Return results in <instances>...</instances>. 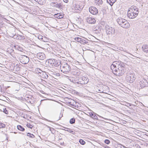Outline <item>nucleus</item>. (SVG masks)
Segmentation results:
<instances>
[{
    "label": "nucleus",
    "instance_id": "obj_1",
    "mask_svg": "<svg viewBox=\"0 0 148 148\" xmlns=\"http://www.w3.org/2000/svg\"><path fill=\"white\" fill-rule=\"evenodd\" d=\"M113 73L116 75L121 76L126 71L125 65L121 61H115L113 62L111 66Z\"/></svg>",
    "mask_w": 148,
    "mask_h": 148
},
{
    "label": "nucleus",
    "instance_id": "obj_2",
    "mask_svg": "<svg viewBox=\"0 0 148 148\" xmlns=\"http://www.w3.org/2000/svg\"><path fill=\"white\" fill-rule=\"evenodd\" d=\"M117 21L119 24L123 28H127L130 26V24L128 21L124 18H119Z\"/></svg>",
    "mask_w": 148,
    "mask_h": 148
},
{
    "label": "nucleus",
    "instance_id": "obj_3",
    "mask_svg": "<svg viewBox=\"0 0 148 148\" xmlns=\"http://www.w3.org/2000/svg\"><path fill=\"white\" fill-rule=\"evenodd\" d=\"M60 67L61 71L64 74H67L70 72L71 68L67 63L62 64Z\"/></svg>",
    "mask_w": 148,
    "mask_h": 148
},
{
    "label": "nucleus",
    "instance_id": "obj_4",
    "mask_svg": "<svg viewBox=\"0 0 148 148\" xmlns=\"http://www.w3.org/2000/svg\"><path fill=\"white\" fill-rule=\"evenodd\" d=\"M105 27L106 33L109 36H111L112 35L114 34L115 30L114 28L108 25H106Z\"/></svg>",
    "mask_w": 148,
    "mask_h": 148
},
{
    "label": "nucleus",
    "instance_id": "obj_5",
    "mask_svg": "<svg viewBox=\"0 0 148 148\" xmlns=\"http://www.w3.org/2000/svg\"><path fill=\"white\" fill-rule=\"evenodd\" d=\"M73 9L75 10V12L78 13L81 10L79 5V3L75 1H73L71 5Z\"/></svg>",
    "mask_w": 148,
    "mask_h": 148
},
{
    "label": "nucleus",
    "instance_id": "obj_6",
    "mask_svg": "<svg viewBox=\"0 0 148 148\" xmlns=\"http://www.w3.org/2000/svg\"><path fill=\"white\" fill-rule=\"evenodd\" d=\"M19 59L20 62L24 64H26L29 61V58L27 56L24 55H20L19 57Z\"/></svg>",
    "mask_w": 148,
    "mask_h": 148
},
{
    "label": "nucleus",
    "instance_id": "obj_7",
    "mask_svg": "<svg viewBox=\"0 0 148 148\" xmlns=\"http://www.w3.org/2000/svg\"><path fill=\"white\" fill-rule=\"evenodd\" d=\"M135 78V75L134 73L128 74L126 76L127 81L130 83L134 82Z\"/></svg>",
    "mask_w": 148,
    "mask_h": 148
},
{
    "label": "nucleus",
    "instance_id": "obj_8",
    "mask_svg": "<svg viewBox=\"0 0 148 148\" xmlns=\"http://www.w3.org/2000/svg\"><path fill=\"white\" fill-rule=\"evenodd\" d=\"M140 85L141 88H143L147 86H148V82L146 79H143L140 81Z\"/></svg>",
    "mask_w": 148,
    "mask_h": 148
},
{
    "label": "nucleus",
    "instance_id": "obj_9",
    "mask_svg": "<svg viewBox=\"0 0 148 148\" xmlns=\"http://www.w3.org/2000/svg\"><path fill=\"white\" fill-rule=\"evenodd\" d=\"M127 15L128 17L130 18H134L137 16L134 14L132 10H130V9L128 11Z\"/></svg>",
    "mask_w": 148,
    "mask_h": 148
},
{
    "label": "nucleus",
    "instance_id": "obj_10",
    "mask_svg": "<svg viewBox=\"0 0 148 148\" xmlns=\"http://www.w3.org/2000/svg\"><path fill=\"white\" fill-rule=\"evenodd\" d=\"M86 22L90 24H94L96 22V20L93 18L89 16L86 19Z\"/></svg>",
    "mask_w": 148,
    "mask_h": 148
},
{
    "label": "nucleus",
    "instance_id": "obj_11",
    "mask_svg": "<svg viewBox=\"0 0 148 148\" xmlns=\"http://www.w3.org/2000/svg\"><path fill=\"white\" fill-rule=\"evenodd\" d=\"M89 11L91 13L94 15L98 13L97 9L95 7H90L89 8Z\"/></svg>",
    "mask_w": 148,
    "mask_h": 148
},
{
    "label": "nucleus",
    "instance_id": "obj_12",
    "mask_svg": "<svg viewBox=\"0 0 148 148\" xmlns=\"http://www.w3.org/2000/svg\"><path fill=\"white\" fill-rule=\"evenodd\" d=\"M41 72H39L38 73V75L42 78H43L47 79L48 77V75L45 72L42 71L40 70Z\"/></svg>",
    "mask_w": 148,
    "mask_h": 148
},
{
    "label": "nucleus",
    "instance_id": "obj_13",
    "mask_svg": "<svg viewBox=\"0 0 148 148\" xmlns=\"http://www.w3.org/2000/svg\"><path fill=\"white\" fill-rule=\"evenodd\" d=\"M36 56L38 59L41 60H44L45 58V55L43 53H38Z\"/></svg>",
    "mask_w": 148,
    "mask_h": 148
},
{
    "label": "nucleus",
    "instance_id": "obj_14",
    "mask_svg": "<svg viewBox=\"0 0 148 148\" xmlns=\"http://www.w3.org/2000/svg\"><path fill=\"white\" fill-rule=\"evenodd\" d=\"M82 81L80 82L82 84H87L89 81V79L86 77H81Z\"/></svg>",
    "mask_w": 148,
    "mask_h": 148
},
{
    "label": "nucleus",
    "instance_id": "obj_15",
    "mask_svg": "<svg viewBox=\"0 0 148 148\" xmlns=\"http://www.w3.org/2000/svg\"><path fill=\"white\" fill-rule=\"evenodd\" d=\"M52 63L56 66H58L60 65L61 62L59 61H57L55 59H53L52 60Z\"/></svg>",
    "mask_w": 148,
    "mask_h": 148
},
{
    "label": "nucleus",
    "instance_id": "obj_16",
    "mask_svg": "<svg viewBox=\"0 0 148 148\" xmlns=\"http://www.w3.org/2000/svg\"><path fill=\"white\" fill-rule=\"evenodd\" d=\"M130 10H132V11H133L134 13L137 16L139 13L138 8H136V6H134L132 8H130Z\"/></svg>",
    "mask_w": 148,
    "mask_h": 148
},
{
    "label": "nucleus",
    "instance_id": "obj_17",
    "mask_svg": "<svg viewBox=\"0 0 148 148\" xmlns=\"http://www.w3.org/2000/svg\"><path fill=\"white\" fill-rule=\"evenodd\" d=\"M78 102H66V104L73 108L76 107V104Z\"/></svg>",
    "mask_w": 148,
    "mask_h": 148
},
{
    "label": "nucleus",
    "instance_id": "obj_18",
    "mask_svg": "<svg viewBox=\"0 0 148 148\" xmlns=\"http://www.w3.org/2000/svg\"><path fill=\"white\" fill-rule=\"evenodd\" d=\"M99 103V106L100 107H101V108L103 109H105L106 108H109V106L106 104H104L103 103H100V102H98Z\"/></svg>",
    "mask_w": 148,
    "mask_h": 148
},
{
    "label": "nucleus",
    "instance_id": "obj_19",
    "mask_svg": "<svg viewBox=\"0 0 148 148\" xmlns=\"http://www.w3.org/2000/svg\"><path fill=\"white\" fill-rule=\"evenodd\" d=\"M142 49L144 52L146 53H148V45H143L142 47Z\"/></svg>",
    "mask_w": 148,
    "mask_h": 148
},
{
    "label": "nucleus",
    "instance_id": "obj_20",
    "mask_svg": "<svg viewBox=\"0 0 148 148\" xmlns=\"http://www.w3.org/2000/svg\"><path fill=\"white\" fill-rule=\"evenodd\" d=\"M122 103H125V104H126V106L129 107L130 109L133 108L135 106V105L134 104H132L129 103L128 102Z\"/></svg>",
    "mask_w": 148,
    "mask_h": 148
},
{
    "label": "nucleus",
    "instance_id": "obj_21",
    "mask_svg": "<svg viewBox=\"0 0 148 148\" xmlns=\"http://www.w3.org/2000/svg\"><path fill=\"white\" fill-rule=\"evenodd\" d=\"M90 116L93 119H98L97 117L96 116L95 114H94L92 112H90L89 113Z\"/></svg>",
    "mask_w": 148,
    "mask_h": 148
},
{
    "label": "nucleus",
    "instance_id": "obj_22",
    "mask_svg": "<svg viewBox=\"0 0 148 148\" xmlns=\"http://www.w3.org/2000/svg\"><path fill=\"white\" fill-rule=\"evenodd\" d=\"M51 5L53 7H59V5H58V3L55 2H51L50 3Z\"/></svg>",
    "mask_w": 148,
    "mask_h": 148
},
{
    "label": "nucleus",
    "instance_id": "obj_23",
    "mask_svg": "<svg viewBox=\"0 0 148 148\" xmlns=\"http://www.w3.org/2000/svg\"><path fill=\"white\" fill-rule=\"evenodd\" d=\"M143 88V90L145 93V95H148V86H147Z\"/></svg>",
    "mask_w": 148,
    "mask_h": 148
},
{
    "label": "nucleus",
    "instance_id": "obj_24",
    "mask_svg": "<svg viewBox=\"0 0 148 148\" xmlns=\"http://www.w3.org/2000/svg\"><path fill=\"white\" fill-rule=\"evenodd\" d=\"M116 1V0H107V2L109 3L111 6Z\"/></svg>",
    "mask_w": 148,
    "mask_h": 148
},
{
    "label": "nucleus",
    "instance_id": "obj_25",
    "mask_svg": "<svg viewBox=\"0 0 148 148\" xmlns=\"http://www.w3.org/2000/svg\"><path fill=\"white\" fill-rule=\"evenodd\" d=\"M55 17L58 18L60 19L63 18V15L60 14L58 13L55 14Z\"/></svg>",
    "mask_w": 148,
    "mask_h": 148
},
{
    "label": "nucleus",
    "instance_id": "obj_26",
    "mask_svg": "<svg viewBox=\"0 0 148 148\" xmlns=\"http://www.w3.org/2000/svg\"><path fill=\"white\" fill-rule=\"evenodd\" d=\"M84 38L85 39H84L83 38L82 39L81 43L84 44V43L87 44L88 43V40L86 38Z\"/></svg>",
    "mask_w": 148,
    "mask_h": 148
},
{
    "label": "nucleus",
    "instance_id": "obj_27",
    "mask_svg": "<svg viewBox=\"0 0 148 148\" xmlns=\"http://www.w3.org/2000/svg\"><path fill=\"white\" fill-rule=\"evenodd\" d=\"M73 73L74 75L77 76L80 74V73L78 70H75L73 72Z\"/></svg>",
    "mask_w": 148,
    "mask_h": 148
},
{
    "label": "nucleus",
    "instance_id": "obj_28",
    "mask_svg": "<svg viewBox=\"0 0 148 148\" xmlns=\"http://www.w3.org/2000/svg\"><path fill=\"white\" fill-rule=\"evenodd\" d=\"M82 38H79V37H77L75 38H74V40L75 41H77V42H80L81 43L82 40Z\"/></svg>",
    "mask_w": 148,
    "mask_h": 148
},
{
    "label": "nucleus",
    "instance_id": "obj_29",
    "mask_svg": "<svg viewBox=\"0 0 148 148\" xmlns=\"http://www.w3.org/2000/svg\"><path fill=\"white\" fill-rule=\"evenodd\" d=\"M17 128L18 130L22 131H24L25 130V129L20 125H18L17 126Z\"/></svg>",
    "mask_w": 148,
    "mask_h": 148
},
{
    "label": "nucleus",
    "instance_id": "obj_30",
    "mask_svg": "<svg viewBox=\"0 0 148 148\" xmlns=\"http://www.w3.org/2000/svg\"><path fill=\"white\" fill-rule=\"evenodd\" d=\"M27 136H29V137L33 138L34 137V136L32 134H31L30 133H27Z\"/></svg>",
    "mask_w": 148,
    "mask_h": 148
},
{
    "label": "nucleus",
    "instance_id": "obj_31",
    "mask_svg": "<svg viewBox=\"0 0 148 148\" xmlns=\"http://www.w3.org/2000/svg\"><path fill=\"white\" fill-rule=\"evenodd\" d=\"M38 39L40 40H42V41L45 42V40L44 39H45V38L43 37L42 36H38Z\"/></svg>",
    "mask_w": 148,
    "mask_h": 148
},
{
    "label": "nucleus",
    "instance_id": "obj_32",
    "mask_svg": "<svg viewBox=\"0 0 148 148\" xmlns=\"http://www.w3.org/2000/svg\"><path fill=\"white\" fill-rule=\"evenodd\" d=\"M96 2H97L99 5L102 4L103 3L102 0H95Z\"/></svg>",
    "mask_w": 148,
    "mask_h": 148
},
{
    "label": "nucleus",
    "instance_id": "obj_33",
    "mask_svg": "<svg viewBox=\"0 0 148 148\" xmlns=\"http://www.w3.org/2000/svg\"><path fill=\"white\" fill-rule=\"evenodd\" d=\"M75 119L74 118H72L71 119L70 121V123L71 124H73L75 123Z\"/></svg>",
    "mask_w": 148,
    "mask_h": 148
},
{
    "label": "nucleus",
    "instance_id": "obj_34",
    "mask_svg": "<svg viewBox=\"0 0 148 148\" xmlns=\"http://www.w3.org/2000/svg\"><path fill=\"white\" fill-rule=\"evenodd\" d=\"M5 127V125L3 123H0V128H4Z\"/></svg>",
    "mask_w": 148,
    "mask_h": 148
},
{
    "label": "nucleus",
    "instance_id": "obj_35",
    "mask_svg": "<svg viewBox=\"0 0 148 148\" xmlns=\"http://www.w3.org/2000/svg\"><path fill=\"white\" fill-rule=\"evenodd\" d=\"M72 93L73 94H76V95H79V93L77 92V91L75 90H73L72 91Z\"/></svg>",
    "mask_w": 148,
    "mask_h": 148
},
{
    "label": "nucleus",
    "instance_id": "obj_36",
    "mask_svg": "<svg viewBox=\"0 0 148 148\" xmlns=\"http://www.w3.org/2000/svg\"><path fill=\"white\" fill-rule=\"evenodd\" d=\"M23 36L19 35V36H18L17 37H16V38L18 40H22L23 39Z\"/></svg>",
    "mask_w": 148,
    "mask_h": 148
},
{
    "label": "nucleus",
    "instance_id": "obj_37",
    "mask_svg": "<svg viewBox=\"0 0 148 148\" xmlns=\"http://www.w3.org/2000/svg\"><path fill=\"white\" fill-rule=\"evenodd\" d=\"M79 142L82 145H84L85 143V141L82 139H80L79 140Z\"/></svg>",
    "mask_w": 148,
    "mask_h": 148
},
{
    "label": "nucleus",
    "instance_id": "obj_38",
    "mask_svg": "<svg viewBox=\"0 0 148 148\" xmlns=\"http://www.w3.org/2000/svg\"><path fill=\"white\" fill-rule=\"evenodd\" d=\"M104 143L108 145L110 143V141L109 140L106 139L104 140Z\"/></svg>",
    "mask_w": 148,
    "mask_h": 148
},
{
    "label": "nucleus",
    "instance_id": "obj_39",
    "mask_svg": "<svg viewBox=\"0 0 148 148\" xmlns=\"http://www.w3.org/2000/svg\"><path fill=\"white\" fill-rule=\"evenodd\" d=\"M29 128L32 129L33 127V126L32 125H31L30 123H28L26 125Z\"/></svg>",
    "mask_w": 148,
    "mask_h": 148
},
{
    "label": "nucleus",
    "instance_id": "obj_40",
    "mask_svg": "<svg viewBox=\"0 0 148 148\" xmlns=\"http://www.w3.org/2000/svg\"><path fill=\"white\" fill-rule=\"evenodd\" d=\"M63 127V128H64L66 129H67V130H67L66 131L69 132H70V133H72V132H73V131L71 129H69V128H66V127Z\"/></svg>",
    "mask_w": 148,
    "mask_h": 148
},
{
    "label": "nucleus",
    "instance_id": "obj_41",
    "mask_svg": "<svg viewBox=\"0 0 148 148\" xmlns=\"http://www.w3.org/2000/svg\"><path fill=\"white\" fill-rule=\"evenodd\" d=\"M3 112L4 113H5L6 114H8V110H6L5 108H4L3 109Z\"/></svg>",
    "mask_w": 148,
    "mask_h": 148
},
{
    "label": "nucleus",
    "instance_id": "obj_42",
    "mask_svg": "<svg viewBox=\"0 0 148 148\" xmlns=\"http://www.w3.org/2000/svg\"><path fill=\"white\" fill-rule=\"evenodd\" d=\"M119 145H120V147L121 148H124V146L123 145H122L121 144H120Z\"/></svg>",
    "mask_w": 148,
    "mask_h": 148
},
{
    "label": "nucleus",
    "instance_id": "obj_43",
    "mask_svg": "<svg viewBox=\"0 0 148 148\" xmlns=\"http://www.w3.org/2000/svg\"><path fill=\"white\" fill-rule=\"evenodd\" d=\"M64 2L67 3L68 2V0H63Z\"/></svg>",
    "mask_w": 148,
    "mask_h": 148
},
{
    "label": "nucleus",
    "instance_id": "obj_44",
    "mask_svg": "<svg viewBox=\"0 0 148 148\" xmlns=\"http://www.w3.org/2000/svg\"><path fill=\"white\" fill-rule=\"evenodd\" d=\"M105 148H110V147L106 145H105Z\"/></svg>",
    "mask_w": 148,
    "mask_h": 148
},
{
    "label": "nucleus",
    "instance_id": "obj_45",
    "mask_svg": "<svg viewBox=\"0 0 148 148\" xmlns=\"http://www.w3.org/2000/svg\"><path fill=\"white\" fill-rule=\"evenodd\" d=\"M122 103H121V104L122 105H125V106H126V104H125V103H123L122 102Z\"/></svg>",
    "mask_w": 148,
    "mask_h": 148
},
{
    "label": "nucleus",
    "instance_id": "obj_46",
    "mask_svg": "<svg viewBox=\"0 0 148 148\" xmlns=\"http://www.w3.org/2000/svg\"><path fill=\"white\" fill-rule=\"evenodd\" d=\"M99 116L100 117H101V118H103V119H106V120L107 119H106V118H103V117H102V116Z\"/></svg>",
    "mask_w": 148,
    "mask_h": 148
},
{
    "label": "nucleus",
    "instance_id": "obj_47",
    "mask_svg": "<svg viewBox=\"0 0 148 148\" xmlns=\"http://www.w3.org/2000/svg\"><path fill=\"white\" fill-rule=\"evenodd\" d=\"M62 116H63V115H62L61 116V117L60 116L59 119V120L60 119Z\"/></svg>",
    "mask_w": 148,
    "mask_h": 148
},
{
    "label": "nucleus",
    "instance_id": "obj_48",
    "mask_svg": "<svg viewBox=\"0 0 148 148\" xmlns=\"http://www.w3.org/2000/svg\"><path fill=\"white\" fill-rule=\"evenodd\" d=\"M62 129V130H66H66H65V129H64H64H63V128H62V129Z\"/></svg>",
    "mask_w": 148,
    "mask_h": 148
},
{
    "label": "nucleus",
    "instance_id": "obj_49",
    "mask_svg": "<svg viewBox=\"0 0 148 148\" xmlns=\"http://www.w3.org/2000/svg\"><path fill=\"white\" fill-rule=\"evenodd\" d=\"M105 144H104V145H103V147H104L105 148Z\"/></svg>",
    "mask_w": 148,
    "mask_h": 148
},
{
    "label": "nucleus",
    "instance_id": "obj_50",
    "mask_svg": "<svg viewBox=\"0 0 148 148\" xmlns=\"http://www.w3.org/2000/svg\"><path fill=\"white\" fill-rule=\"evenodd\" d=\"M38 0H35V1L36 2H38Z\"/></svg>",
    "mask_w": 148,
    "mask_h": 148
},
{
    "label": "nucleus",
    "instance_id": "obj_51",
    "mask_svg": "<svg viewBox=\"0 0 148 148\" xmlns=\"http://www.w3.org/2000/svg\"><path fill=\"white\" fill-rule=\"evenodd\" d=\"M146 114L148 115V112H146Z\"/></svg>",
    "mask_w": 148,
    "mask_h": 148
},
{
    "label": "nucleus",
    "instance_id": "obj_52",
    "mask_svg": "<svg viewBox=\"0 0 148 148\" xmlns=\"http://www.w3.org/2000/svg\"><path fill=\"white\" fill-rule=\"evenodd\" d=\"M40 70H40L39 69V71H38V73L39 72H41V71H40Z\"/></svg>",
    "mask_w": 148,
    "mask_h": 148
},
{
    "label": "nucleus",
    "instance_id": "obj_53",
    "mask_svg": "<svg viewBox=\"0 0 148 148\" xmlns=\"http://www.w3.org/2000/svg\"><path fill=\"white\" fill-rule=\"evenodd\" d=\"M42 93H43V92H44V91H42L41 92Z\"/></svg>",
    "mask_w": 148,
    "mask_h": 148
},
{
    "label": "nucleus",
    "instance_id": "obj_54",
    "mask_svg": "<svg viewBox=\"0 0 148 148\" xmlns=\"http://www.w3.org/2000/svg\"><path fill=\"white\" fill-rule=\"evenodd\" d=\"M136 101L137 102H138V100H136Z\"/></svg>",
    "mask_w": 148,
    "mask_h": 148
},
{
    "label": "nucleus",
    "instance_id": "obj_55",
    "mask_svg": "<svg viewBox=\"0 0 148 148\" xmlns=\"http://www.w3.org/2000/svg\"><path fill=\"white\" fill-rule=\"evenodd\" d=\"M55 101L56 102H58V101Z\"/></svg>",
    "mask_w": 148,
    "mask_h": 148
},
{
    "label": "nucleus",
    "instance_id": "obj_56",
    "mask_svg": "<svg viewBox=\"0 0 148 148\" xmlns=\"http://www.w3.org/2000/svg\"><path fill=\"white\" fill-rule=\"evenodd\" d=\"M42 100H41L40 101V102H41L42 101Z\"/></svg>",
    "mask_w": 148,
    "mask_h": 148
},
{
    "label": "nucleus",
    "instance_id": "obj_57",
    "mask_svg": "<svg viewBox=\"0 0 148 148\" xmlns=\"http://www.w3.org/2000/svg\"><path fill=\"white\" fill-rule=\"evenodd\" d=\"M14 36V37L15 36Z\"/></svg>",
    "mask_w": 148,
    "mask_h": 148
},
{
    "label": "nucleus",
    "instance_id": "obj_58",
    "mask_svg": "<svg viewBox=\"0 0 148 148\" xmlns=\"http://www.w3.org/2000/svg\"><path fill=\"white\" fill-rule=\"evenodd\" d=\"M136 104H137V103H136Z\"/></svg>",
    "mask_w": 148,
    "mask_h": 148
}]
</instances>
